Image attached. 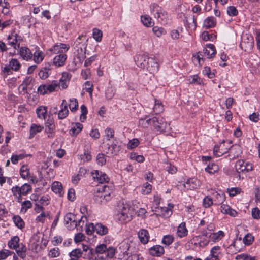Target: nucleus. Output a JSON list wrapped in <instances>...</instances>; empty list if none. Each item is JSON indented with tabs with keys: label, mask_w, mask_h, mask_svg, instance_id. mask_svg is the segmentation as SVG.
<instances>
[{
	"label": "nucleus",
	"mask_w": 260,
	"mask_h": 260,
	"mask_svg": "<svg viewBox=\"0 0 260 260\" xmlns=\"http://www.w3.org/2000/svg\"><path fill=\"white\" fill-rule=\"evenodd\" d=\"M112 192V190L108 185H104L99 186L96 192H94V201L98 204H105L111 200Z\"/></svg>",
	"instance_id": "1"
},
{
	"label": "nucleus",
	"mask_w": 260,
	"mask_h": 260,
	"mask_svg": "<svg viewBox=\"0 0 260 260\" xmlns=\"http://www.w3.org/2000/svg\"><path fill=\"white\" fill-rule=\"evenodd\" d=\"M151 13L157 21L162 24H167L169 20V15L164 9L156 3L152 4L150 6Z\"/></svg>",
	"instance_id": "2"
},
{
	"label": "nucleus",
	"mask_w": 260,
	"mask_h": 260,
	"mask_svg": "<svg viewBox=\"0 0 260 260\" xmlns=\"http://www.w3.org/2000/svg\"><path fill=\"white\" fill-rule=\"evenodd\" d=\"M83 37H85V36L82 35L79 36L74 42L73 45L75 56L78 59L80 63H82L86 57L87 45L82 41Z\"/></svg>",
	"instance_id": "3"
},
{
	"label": "nucleus",
	"mask_w": 260,
	"mask_h": 260,
	"mask_svg": "<svg viewBox=\"0 0 260 260\" xmlns=\"http://www.w3.org/2000/svg\"><path fill=\"white\" fill-rule=\"evenodd\" d=\"M132 213L128 204H122L118 206V213L116 215V219L121 223H127L132 219Z\"/></svg>",
	"instance_id": "4"
},
{
	"label": "nucleus",
	"mask_w": 260,
	"mask_h": 260,
	"mask_svg": "<svg viewBox=\"0 0 260 260\" xmlns=\"http://www.w3.org/2000/svg\"><path fill=\"white\" fill-rule=\"evenodd\" d=\"M117 252L116 249L113 247L107 246L105 244H100L97 245L94 249V253L96 255H100L101 254L105 253L107 257H108L110 259H112L114 257Z\"/></svg>",
	"instance_id": "5"
},
{
	"label": "nucleus",
	"mask_w": 260,
	"mask_h": 260,
	"mask_svg": "<svg viewBox=\"0 0 260 260\" xmlns=\"http://www.w3.org/2000/svg\"><path fill=\"white\" fill-rule=\"evenodd\" d=\"M82 218L78 219L76 216L72 213H68L64 217V223L69 230L74 229L75 228H78L81 222Z\"/></svg>",
	"instance_id": "6"
},
{
	"label": "nucleus",
	"mask_w": 260,
	"mask_h": 260,
	"mask_svg": "<svg viewBox=\"0 0 260 260\" xmlns=\"http://www.w3.org/2000/svg\"><path fill=\"white\" fill-rule=\"evenodd\" d=\"M58 90V81L56 80H53L48 84H42L38 88V92L42 95L48 94Z\"/></svg>",
	"instance_id": "7"
},
{
	"label": "nucleus",
	"mask_w": 260,
	"mask_h": 260,
	"mask_svg": "<svg viewBox=\"0 0 260 260\" xmlns=\"http://www.w3.org/2000/svg\"><path fill=\"white\" fill-rule=\"evenodd\" d=\"M152 126L156 131L160 133L167 131L169 128V125L165 121V119L160 115L153 117Z\"/></svg>",
	"instance_id": "8"
},
{
	"label": "nucleus",
	"mask_w": 260,
	"mask_h": 260,
	"mask_svg": "<svg viewBox=\"0 0 260 260\" xmlns=\"http://www.w3.org/2000/svg\"><path fill=\"white\" fill-rule=\"evenodd\" d=\"M235 169L238 173H247L253 170V165L250 162L240 159L236 161Z\"/></svg>",
	"instance_id": "9"
},
{
	"label": "nucleus",
	"mask_w": 260,
	"mask_h": 260,
	"mask_svg": "<svg viewBox=\"0 0 260 260\" xmlns=\"http://www.w3.org/2000/svg\"><path fill=\"white\" fill-rule=\"evenodd\" d=\"M93 179L96 181L98 183L104 184L108 183L109 181V178L107 175L99 170H94L91 173Z\"/></svg>",
	"instance_id": "10"
},
{
	"label": "nucleus",
	"mask_w": 260,
	"mask_h": 260,
	"mask_svg": "<svg viewBox=\"0 0 260 260\" xmlns=\"http://www.w3.org/2000/svg\"><path fill=\"white\" fill-rule=\"evenodd\" d=\"M147 69L151 73L157 72L159 70V64L157 59L153 57H148L146 67Z\"/></svg>",
	"instance_id": "11"
},
{
	"label": "nucleus",
	"mask_w": 260,
	"mask_h": 260,
	"mask_svg": "<svg viewBox=\"0 0 260 260\" xmlns=\"http://www.w3.org/2000/svg\"><path fill=\"white\" fill-rule=\"evenodd\" d=\"M183 188L186 190H193L199 186V181L194 178H189L183 184Z\"/></svg>",
	"instance_id": "12"
},
{
	"label": "nucleus",
	"mask_w": 260,
	"mask_h": 260,
	"mask_svg": "<svg viewBox=\"0 0 260 260\" xmlns=\"http://www.w3.org/2000/svg\"><path fill=\"white\" fill-rule=\"evenodd\" d=\"M19 48L18 54L23 60L28 61L32 59L33 54L28 48L26 47H21Z\"/></svg>",
	"instance_id": "13"
},
{
	"label": "nucleus",
	"mask_w": 260,
	"mask_h": 260,
	"mask_svg": "<svg viewBox=\"0 0 260 260\" xmlns=\"http://www.w3.org/2000/svg\"><path fill=\"white\" fill-rule=\"evenodd\" d=\"M203 53L208 58H212L216 54V50L214 45L208 44L203 49Z\"/></svg>",
	"instance_id": "14"
},
{
	"label": "nucleus",
	"mask_w": 260,
	"mask_h": 260,
	"mask_svg": "<svg viewBox=\"0 0 260 260\" xmlns=\"http://www.w3.org/2000/svg\"><path fill=\"white\" fill-rule=\"evenodd\" d=\"M60 107V109L58 113V118L59 119H63L68 115L69 113L68 109V104L65 100L62 101Z\"/></svg>",
	"instance_id": "15"
},
{
	"label": "nucleus",
	"mask_w": 260,
	"mask_h": 260,
	"mask_svg": "<svg viewBox=\"0 0 260 260\" xmlns=\"http://www.w3.org/2000/svg\"><path fill=\"white\" fill-rule=\"evenodd\" d=\"M70 48L69 45L60 43L56 44L50 48L48 51L53 53H61L67 51Z\"/></svg>",
	"instance_id": "16"
},
{
	"label": "nucleus",
	"mask_w": 260,
	"mask_h": 260,
	"mask_svg": "<svg viewBox=\"0 0 260 260\" xmlns=\"http://www.w3.org/2000/svg\"><path fill=\"white\" fill-rule=\"evenodd\" d=\"M48 107L45 106H39L36 109V113L37 115V117L41 120H45L47 118L48 115L47 114Z\"/></svg>",
	"instance_id": "17"
},
{
	"label": "nucleus",
	"mask_w": 260,
	"mask_h": 260,
	"mask_svg": "<svg viewBox=\"0 0 260 260\" xmlns=\"http://www.w3.org/2000/svg\"><path fill=\"white\" fill-rule=\"evenodd\" d=\"M67 58V55L64 52L58 53V54L54 57L53 62L56 66L61 67L64 64Z\"/></svg>",
	"instance_id": "18"
},
{
	"label": "nucleus",
	"mask_w": 260,
	"mask_h": 260,
	"mask_svg": "<svg viewBox=\"0 0 260 260\" xmlns=\"http://www.w3.org/2000/svg\"><path fill=\"white\" fill-rule=\"evenodd\" d=\"M138 236L142 243L145 244L148 242L150 236L147 230L144 229H140L138 233Z\"/></svg>",
	"instance_id": "19"
},
{
	"label": "nucleus",
	"mask_w": 260,
	"mask_h": 260,
	"mask_svg": "<svg viewBox=\"0 0 260 260\" xmlns=\"http://www.w3.org/2000/svg\"><path fill=\"white\" fill-rule=\"evenodd\" d=\"M149 253L152 256L159 257L164 254V248L160 245H154L149 249Z\"/></svg>",
	"instance_id": "20"
},
{
	"label": "nucleus",
	"mask_w": 260,
	"mask_h": 260,
	"mask_svg": "<svg viewBox=\"0 0 260 260\" xmlns=\"http://www.w3.org/2000/svg\"><path fill=\"white\" fill-rule=\"evenodd\" d=\"M149 57L145 55H138L135 58L136 64L140 68H145L147 65V61Z\"/></svg>",
	"instance_id": "21"
},
{
	"label": "nucleus",
	"mask_w": 260,
	"mask_h": 260,
	"mask_svg": "<svg viewBox=\"0 0 260 260\" xmlns=\"http://www.w3.org/2000/svg\"><path fill=\"white\" fill-rule=\"evenodd\" d=\"M212 199L213 203L215 205H218L223 203L225 200V196L223 192H216L213 194Z\"/></svg>",
	"instance_id": "22"
},
{
	"label": "nucleus",
	"mask_w": 260,
	"mask_h": 260,
	"mask_svg": "<svg viewBox=\"0 0 260 260\" xmlns=\"http://www.w3.org/2000/svg\"><path fill=\"white\" fill-rule=\"evenodd\" d=\"M188 234V230L186 227L185 222H181L177 228V235L180 238L186 237Z\"/></svg>",
	"instance_id": "23"
},
{
	"label": "nucleus",
	"mask_w": 260,
	"mask_h": 260,
	"mask_svg": "<svg viewBox=\"0 0 260 260\" xmlns=\"http://www.w3.org/2000/svg\"><path fill=\"white\" fill-rule=\"evenodd\" d=\"M220 211L222 213L228 214L232 217H235L237 214L236 210L232 209L229 206L225 204H222L221 206Z\"/></svg>",
	"instance_id": "24"
},
{
	"label": "nucleus",
	"mask_w": 260,
	"mask_h": 260,
	"mask_svg": "<svg viewBox=\"0 0 260 260\" xmlns=\"http://www.w3.org/2000/svg\"><path fill=\"white\" fill-rule=\"evenodd\" d=\"M43 128V126L41 125L32 123L30 127L29 138H32L37 133L41 132Z\"/></svg>",
	"instance_id": "25"
},
{
	"label": "nucleus",
	"mask_w": 260,
	"mask_h": 260,
	"mask_svg": "<svg viewBox=\"0 0 260 260\" xmlns=\"http://www.w3.org/2000/svg\"><path fill=\"white\" fill-rule=\"evenodd\" d=\"M52 190L55 193H58L59 196H62L64 194L62 184L59 182L55 181L52 183Z\"/></svg>",
	"instance_id": "26"
},
{
	"label": "nucleus",
	"mask_w": 260,
	"mask_h": 260,
	"mask_svg": "<svg viewBox=\"0 0 260 260\" xmlns=\"http://www.w3.org/2000/svg\"><path fill=\"white\" fill-rule=\"evenodd\" d=\"M152 118H148V116L145 115L144 117L141 118L139 121V124L142 127L147 128L149 125H152Z\"/></svg>",
	"instance_id": "27"
},
{
	"label": "nucleus",
	"mask_w": 260,
	"mask_h": 260,
	"mask_svg": "<svg viewBox=\"0 0 260 260\" xmlns=\"http://www.w3.org/2000/svg\"><path fill=\"white\" fill-rule=\"evenodd\" d=\"M95 231L99 235H105L108 232V229L107 226L101 223H98L95 224Z\"/></svg>",
	"instance_id": "28"
},
{
	"label": "nucleus",
	"mask_w": 260,
	"mask_h": 260,
	"mask_svg": "<svg viewBox=\"0 0 260 260\" xmlns=\"http://www.w3.org/2000/svg\"><path fill=\"white\" fill-rule=\"evenodd\" d=\"M83 129V125L79 122L75 123L69 131L72 136H77Z\"/></svg>",
	"instance_id": "29"
},
{
	"label": "nucleus",
	"mask_w": 260,
	"mask_h": 260,
	"mask_svg": "<svg viewBox=\"0 0 260 260\" xmlns=\"http://www.w3.org/2000/svg\"><path fill=\"white\" fill-rule=\"evenodd\" d=\"M17 255L22 259H24L26 257V247L22 243H21L17 247L14 249Z\"/></svg>",
	"instance_id": "30"
},
{
	"label": "nucleus",
	"mask_w": 260,
	"mask_h": 260,
	"mask_svg": "<svg viewBox=\"0 0 260 260\" xmlns=\"http://www.w3.org/2000/svg\"><path fill=\"white\" fill-rule=\"evenodd\" d=\"M107 150L106 151V153L114 155L117 154L120 150L119 146L115 144H107Z\"/></svg>",
	"instance_id": "31"
},
{
	"label": "nucleus",
	"mask_w": 260,
	"mask_h": 260,
	"mask_svg": "<svg viewBox=\"0 0 260 260\" xmlns=\"http://www.w3.org/2000/svg\"><path fill=\"white\" fill-rule=\"evenodd\" d=\"M12 219L15 226L18 228L22 229L24 227L25 222L20 216L14 215Z\"/></svg>",
	"instance_id": "32"
},
{
	"label": "nucleus",
	"mask_w": 260,
	"mask_h": 260,
	"mask_svg": "<svg viewBox=\"0 0 260 260\" xmlns=\"http://www.w3.org/2000/svg\"><path fill=\"white\" fill-rule=\"evenodd\" d=\"M122 248H123V251H121L120 253L119 254L118 259H122L125 256L128 255V250L129 246L128 244L126 243L121 244L119 246V249H121Z\"/></svg>",
	"instance_id": "33"
},
{
	"label": "nucleus",
	"mask_w": 260,
	"mask_h": 260,
	"mask_svg": "<svg viewBox=\"0 0 260 260\" xmlns=\"http://www.w3.org/2000/svg\"><path fill=\"white\" fill-rule=\"evenodd\" d=\"M205 170L209 174H213L219 170V167L214 162L209 163Z\"/></svg>",
	"instance_id": "34"
},
{
	"label": "nucleus",
	"mask_w": 260,
	"mask_h": 260,
	"mask_svg": "<svg viewBox=\"0 0 260 260\" xmlns=\"http://www.w3.org/2000/svg\"><path fill=\"white\" fill-rule=\"evenodd\" d=\"M19 242V238L17 236L13 237L8 242V245L10 249H14L20 244Z\"/></svg>",
	"instance_id": "35"
},
{
	"label": "nucleus",
	"mask_w": 260,
	"mask_h": 260,
	"mask_svg": "<svg viewBox=\"0 0 260 260\" xmlns=\"http://www.w3.org/2000/svg\"><path fill=\"white\" fill-rule=\"evenodd\" d=\"M216 25V22L213 17H209L204 21L203 26L206 29L212 28Z\"/></svg>",
	"instance_id": "36"
},
{
	"label": "nucleus",
	"mask_w": 260,
	"mask_h": 260,
	"mask_svg": "<svg viewBox=\"0 0 260 260\" xmlns=\"http://www.w3.org/2000/svg\"><path fill=\"white\" fill-rule=\"evenodd\" d=\"M50 74V69L49 67L45 66L40 70L38 73L39 77L42 79H47Z\"/></svg>",
	"instance_id": "37"
},
{
	"label": "nucleus",
	"mask_w": 260,
	"mask_h": 260,
	"mask_svg": "<svg viewBox=\"0 0 260 260\" xmlns=\"http://www.w3.org/2000/svg\"><path fill=\"white\" fill-rule=\"evenodd\" d=\"M224 236V232L222 231H219L216 233H210L209 236L213 242H215L221 239Z\"/></svg>",
	"instance_id": "38"
},
{
	"label": "nucleus",
	"mask_w": 260,
	"mask_h": 260,
	"mask_svg": "<svg viewBox=\"0 0 260 260\" xmlns=\"http://www.w3.org/2000/svg\"><path fill=\"white\" fill-rule=\"evenodd\" d=\"M164 110V106L160 101L158 100H155V104L153 107V111L156 114L158 115L160 113L163 112Z\"/></svg>",
	"instance_id": "39"
},
{
	"label": "nucleus",
	"mask_w": 260,
	"mask_h": 260,
	"mask_svg": "<svg viewBox=\"0 0 260 260\" xmlns=\"http://www.w3.org/2000/svg\"><path fill=\"white\" fill-rule=\"evenodd\" d=\"M9 65L10 67V68L14 71H18L21 67L20 63L15 58L11 59L9 62Z\"/></svg>",
	"instance_id": "40"
},
{
	"label": "nucleus",
	"mask_w": 260,
	"mask_h": 260,
	"mask_svg": "<svg viewBox=\"0 0 260 260\" xmlns=\"http://www.w3.org/2000/svg\"><path fill=\"white\" fill-rule=\"evenodd\" d=\"M186 25L189 28H195L196 27V19L194 16H189L186 17Z\"/></svg>",
	"instance_id": "41"
},
{
	"label": "nucleus",
	"mask_w": 260,
	"mask_h": 260,
	"mask_svg": "<svg viewBox=\"0 0 260 260\" xmlns=\"http://www.w3.org/2000/svg\"><path fill=\"white\" fill-rule=\"evenodd\" d=\"M12 192L14 196H15L18 202H20L22 200L21 191L20 187L18 186H13L11 189Z\"/></svg>",
	"instance_id": "42"
},
{
	"label": "nucleus",
	"mask_w": 260,
	"mask_h": 260,
	"mask_svg": "<svg viewBox=\"0 0 260 260\" xmlns=\"http://www.w3.org/2000/svg\"><path fill=\"white\" fill-rule=\"evenodd\" d=\"M15 37L13 33H12L8 37V44L11 45L14 49H17L19 48V43L15 42Z\"/></svg>",
	"instance_id": "43"
},
{
	"label": "nucleus",
	"mask_w": 260,
	"mask_h": 260,
	"mask_svg": "<svg viewBox=\"0 0 260 260\" xmlns=\"http://www.w3.org/2000/svg\"><path fill=\"white\" fill-rule=\"evenodd\" d=\"M194 239L198 242L199 246L201 247L206 246L209 242L208 240L205 239V238H202L201 235L196 236Z\"/></svg>",
	"instance_id": "44"
},
{
	"label": "nucleus",
	"mask_w": 260,
	"mask_h": 260,
	"mask_svg": "<svg viewBox=\"0 0 260 260\" xmlns=\"http://www.w3.org/2000/svg\"><path fill=\"white\" fill-rule=\"evenodd\" d=\"M20 174L22 178L26 179L29 176V169L27 165H23L20 170Z\"/></svg>",
	"instance_id": "45"
},
{
	"label": "nucleus",
	"mask_w": 260,
	"mask_h": 260,
	"mask_svg": "<svg viewBox=\"0 0 260 260\" xmlns=\"http://www.w3.org/2000/svg\"><path fill=\"white\" fill-rule=\"evenodd\" d=\"M44 59L43 53L40 50L36 51L34 54V60L36 63H39Z\"/></svg>",
	"instance_id": "46"
},
{
	"label": "nucleus",
	"mask_w": 260,
	"mask_h": 260,
	"mask_svg": "<svg viewBox=\"0 0 260 260\" xmlns=\"http://www.w3.org/2000/svg\"><path fill=\"white\" fill-rule=\"evenodd\" d=\"M201 36L202 39L205 41H213L216 38V36L214 34H209V32L207 31L203 32Z\"/></svg>",
	"instance_id": "47"
},
{
	"label": "nucleus",
	"mask_w": 260,
	"mask_h": 260,
	"mask_svg": "<svg viewBox=\"0 0 260 260\" xmlns=\"http://www.w3.org/2000/svg\"><path fill=\"white\" fill-rule=\"evenodd\" d=\"M83 254V252H82L81 250L80 249H75L73 250H72L71 252L69 253V255L71 258H75V259H78L82 257V255Z\"/></svg>",
	"instance_id": "48"
},
{
	"label": "nucleus",
	"mask_w": 260,
	"mask_h": 260,
	"mask_svg": "<svg viewBox=\"0 0 260 260\" xmlns=\"http://www.w3.org/2000/svg\"><path fill=\"white\" fill-rule=\"evenodd\" d=\"M26 157V155L23 154H13L11 157V161L12 164L16 165L18 164L19 160H22Z\"/></svg>",
	"instance_id": "49"
},
{
	"label": "nucleus",
	"mask_w": 260,
	"mask_h": 260,
	"mask_svg": "<svg viewBox=\"0 0 260 260\" xmlns=\"http://www.w3.org/2000/svg\"><path fill=\"white\" fill-rule=\"evenodd\" d=\"M69 106L70 110L72 112L76 111L78 108V103L77 100L75 98L71 99L70 100V104H69Z\"/></svg>",
	"instance_id": "50"
},
{
	"label": "nucleus",
	"mask_w": 260,
	"mask_h": 260,
	"mask_svg": "<svg viewBox=\"0 0 260 260\" xmlns=\"http://www.w3.org/2000/svg\"><path fill=\"white\" fill-rule=\"evenodd\" d=\"M115 93V90L112 87H109L105 91V96L107 100H111Z\"/></svg>",
	"instance_id": "51"
},
{
	"label": "nucleus",
	"mask_w": 260,
	"mask_h": 260,
	"mask_svg": "<svg viewBox=\"0 0 260 260\" xmlns=\"http://www.w3.org/2000/svg\"><path fill=\"white\" fill-rule=\"evenodd\" d=\"M141 22L147 27L151 26L152 23L151 18L147 15L141 16Z\"/></svg>",
	"instance_id": "52"
},
{
	"label": "nucleus",
	"mask_w": 260,
	"mask_h": 260,
	"mask_svg": "<svg viewBox=\"0 0 260 260\" xmlns=\"http://www.w3.org/2000/svg\"><path fill=\"white\" fill-rule=\"evenodd\" d=\"M214 205L212 198L209 196L205 197L203 201V205L205 208H209Z\"/></svg>",
	"instance_id": "53"
},
{
	"label": "nucleus",
	"mask_w": 260,
	"mask_h": 260,
	"mask_svg": "<svg viewBox=\"0 0 260 260\" xmlns=\"http://www.w3.org/2000/svg\"><path fill=\"white\" fill-rule=\"evenodd\" d=\"M93 37L98 42L101 41L103 33L101 30L97 28L93 29Z\"/></svg>",
	"instance_id": "54"
},
{
	"label": "nucleus",
	"mask_w": 260,
	"mask_h": 260,
	"mask_svg": "<svg viewBox=\"0 0 260 260\" xmlns=\"http://www.w3.org/2000/svg\"><path fill=\"white\" fill-rule=\"evenodd\" d=\"M64 77V75L62 77V78L59 80V81H58V85L59 86V89H60V87L62 89H66L68 86V83L69 81L70 80V78L67 79H63Z\"/></svg>",
	"instance_id": "55"
},
{
	"label": "nucleus",
	"mask_w": 260,
	"mask_h": 260,
	"mask_svg": "<svg viewBox=\"0 0 260 260\" xmlns=\"http://www.w3.org/2000/svg\"><path fill=\"white\" fill-rule=\"evenodd\" d=\"M94 249L92 248L91 247L86 251V252L84 254V258L86 257L89 260H94L95 258Z\"/></svg>",
	"instance_id": "56"
},
{
	"label": "nucleus",
	"mask_w": 260,
	"mask_h": 260,
	"mask_svg": "<svg viewBox=\"0 0 260 260\" xmlns=\"http://www.w3.org/2000/svg\"><path fill=\"white\" fill-rule=\"evenodd\" d=\"M56 127H46L45 128V133L47 135V137L51 139L54 137L55 134Z\"/></svg>",
	"instance_id": "57"
},
{
	"label": "nucleus",
	"mask_w": 260,
	"mask_h": 260,
	"mask_svg": "<svg viewBox=\"0 0 260 260\" xmlns=\"http://www.w3.org/2000/svg\"><path fill=\"white\" fill-rule=\"evenodd\" d=\"M81 114L80 116V121L84 122L86 119V115L88 113L87 108L85 105H81Z\"/></svg>",
	"instance_id": "58"
},
{
	"label": "nucleus",
	"mask_w": 260,
	"mask_h": 260,
	"mask_svg": "<svg viewBox=\"0 0 260 260\" xmlns=\"http://www.w3.org/2000/svg\"><path fill=\"white\" fill-rule=\"evenodd\" d=\"M44 121L45 128L56 127L54 119L50 115H48V118Z\"/></svg>",
	"instance_id": "59"
},
{
	"label": "nucleus",
	"mask_w": 260,
	"mask_h": 260,
	"mask_svg": "<svg viewBox=\"0 0 260 260\" xmlns=\"http://www.w3.org/2000/svg\"><path fill=\"white\" fill-rule=\"evenodd\" d=\"M21 212H23L24 213H25L27 210L32 207V203L29 200L25 201L23 202L21 204Z\"/></svg>",
	"instance_id": "60"
},
{
	"label": "nucleus",
	"mask_w": 260,
	"mask_h": 260,
	"mask_svg": "<svg viewBox=\"0 0 260 260\" xmlns=\"http://www.w3.org/2000/svg\"><path fill=\"white\" fill-rule=\"evenodd\" d=\"M154 34L158 37H161L162 35L166 33V31L162 27H159L158 26H155L152 29Z\"/></svg>",
	"instance_id": "61"
},
{
	"label": "nucleus",
	"mask_w": 260,
	"mask_h": 260,
	"mask_svg": "<svg viewBox=\"0 0 260 260\" xmlns=\"http://www.w3.org/2000/svg\"><path fill=\"white\" fill-rule=\"evenodd\" d=\"M174 239V237L172 235H165L162 238V242L163 244L168 246L172 243Z\"/></svg>",
	"instance_id": "62"
},
{
	"label": "nucleus",
	"mask_w": 260,
	"mask_h": 260,
	"mask_svg": "<svg viewBox=\"0 0 260 260\" xmlns=\"http://www.w3.org/2000/svg\"><path fill=\"white\" fill-rule=\"evenodd\" d=\"M20 188H21L22 195L26 196L31 190V187L29 184H28L27 183H25V184H23V185H22L20 187Z\"/></svg>",
	"instance_id": "63"
},
{
	"label": "nucleus",
	"mask_w": 260,
	"mask_h": 260,
	"mask_svg": "<svg viewBox=\"0 0 260 260\" xmlns=\"http://www.w3.org/2000/svg\"><path fill=\"white\" fill-rule=\"evenodd\" d=\"M254 240V237L250 234L246 235L243 239V243L246 245H250Z\"/></svg>",
	"instance_id": "64"
}]
</instances>
